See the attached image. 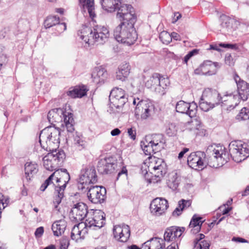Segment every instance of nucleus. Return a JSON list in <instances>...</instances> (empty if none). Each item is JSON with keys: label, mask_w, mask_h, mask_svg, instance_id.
Wrapping results in <instances>:
<instances>
[{"label": "nucleus", "mask_w": 249, "mask_h": 249, "mask_svg": "<svg viewBox=\"0 0 249 249\" xmlns=\"http://www.w3.org/2000/svg\"><path fill=\"white\" fill-rule=\"evenodd\" d=\"M201 126V123L197 119H194L188 122V127L191 130H198Z\"/></svg>", "instance_id": "nucleus-48"}, {"label": "nucleus", "mask_w": 249, "mask_h": 249, "mask_svg": "<svg viewBox=\"0 0 249 249\" xmlns=\"http://www.w3.org/2000/svg\"><path fill=\"white\" fill-rule=\"evenodd\" d=\"M44 232V228L43 227H40L36 229L35 235L36 237H40L42 236Z\"/></svg>", "instance_id": "nucleus-58"}, {"label": "nucleus", "mask_w": 249, "mask_h": 249, "mask_svg": "<svg viewBox=\"0 0 249 249\" xmlns=\"http://www.w3.org/2000/svg\"><path fill=\"white\" fill-rule=\"evenodd\" d=\"M85 222L86 225L89 228L97 227L100 229L106 224V214L102 211L95 212L93 217L86 220Z\"/></svg>", "instance_id": "nucleus-21"}, {"label": "nucleus", "mask_w": 249, "mask_h": 249, "mask_svg": "<svg viewBox=\"0 0 249 249\" xmlns=\"http://www.w3.org/2000/svg\"><path fill=\"white\" fill-rule=\"evenodd\" d=\"M136 22L122 21L114 31L116 40L122 43L131 45L137 39V34L134 25Z\"/></svg>", "instance_id": "nucleus-2"}, {"label": "nucleus", "mask_w": 249, "mask_h": 249, "mask_svg": "<svg viewBox=\"0 0 249 249\" xmlns=\"http://www.w3.org/2000/svg\"><path fill=\"white\" fill-rule=\"evenodd\" d=\"M174 229L173 227H171L166 229L164 234V240L168 242L175 240V236H174Z\"/></svg>", "instance_id": "nucleus-46"}, {"label": "nucleus", "mask_w": 249, "mask_h": 249, "mask_svg": "<svg viewBox=\"0 0 249 249\" xmlns=\"http://www.w3.org/2000/svg\"><path fill=\"white\" fill-rule=\"evenodd\" d=\"M236 119L238 121L247 120L249 119V109L246 107L241 109L237 115Z\"/></svg>", "instance_id": "nucleus-44"}, {"label": "nucleus", "mask_w": 249, "mask_h": 249, "mask_svg": "<svg viewBox=\"0 0 249 249\" xmlns=\"http://www.w3.org/2000/svg\"><path fill=\"white\" fill-rule=\"evenodd\" d=\"M223 103L222 106L226 105L228 107V109H233L236 106H237L241 98L240 95L235 93H227L222 97Z\"/></svg>", "instance_id": "nucleus-27"}, {"label": "nucleus", "mask_w": 249, "mask_h": 249, "mask_svg": "<svg viewBox=\"0 0 249 249\" xmlns=\"http://www.w3.org/2000/svg\"><path fill=\"white\" fill-rule=\"evenodd\" d=\"M202 219L201 217L198 216L196 214L194 215L189 224L190 227L196 228L198 231L200 230V227L203 222V221H201Z\"/></svg>", "instance_id": "nucleus-41"}, {"label": "nucleus", "mask_w": 249, "mask_h": 249, "mask_svg": "<svg viewBox=\"0 0 249 249\" xmlns=\"http://www.w3.org/2000/svg\"><path fill=\"white\" fill-rule=\"evenodd\" d=\"M159 37L163 44H168L172 41L170 34L166 31L161 32L160 34Z\"/></svg>", "instance_id": "nucleus-47"}, {"label": "nucleus", "mask_w": 249, "mask_h": 249, "mask_svg": "<svg viewBox=\"0 0 249 249\" xmlns=\"http://www.w3.org/2000/svg\"><path fill=\"white\" fill-rule=\"evenodd\" d=\"M9 203V199L8 197H5L4 196V200L2 201V203L1 204V206L2 207V209H4Z\"/></svg>", "instance_id": "nucleus-62"}, {"label": "nucleus", "mask_w": 249, "mask_h": 249, "mask_svg": "<svg viewBox=\"0 0 249 249\" xmlns=\"http://www.w3.org/2000/svg\"><path fill=\"white\" fill-rule=\"evenodd\" d=\"M88 226L85 223H79L74 226L71 230V237L72 240L77 241L79 239L84 238L87 233Z\"/></svg>", "instance_id": "nucleus-28"}, {"label": "nucleus", "mask_w": 249, "mask_h": 249, "mask_svg": "<svg viewBox=\"0 0 249 249\" xmlns=\"http://www.w3.org/2000/svg\"><path fill=\"white\" fill-rule=\"evenodd\" d=\"M47 117L51 123L53 122H58L59 119L61 122L63 120L61 125L62 127L66 128L67 131L70 133H72L74 130V120L73 115L71 113L64 111L61 108H54L48 112Z\"/></svg>", "instance_id": "nucleus-6"}, {"label": "nucleus", "mask_w": 249, "mask_h": 249, "mask_svg": "<svg viewBox=\"0 0 249 249\" xmlns=\"http://www.w3.org/2000/svg\"><path fill=\"white\" fill-rule=\"evenodd\" d=\"M234 55L231 53H227L225 56V63L229 66H232L235 62Z\"/></svg>", "instance_id": "nucleus-51"}, {"label": "nucleus", "mask_w": 249, "mask_h": 249, "mask_svg": "<svg viewBox=\"0 0 249 249\" xmlns=\"http://www.w3.org/2000/svg\"><path fill=\"white\" fill-rule=\"evenodd\" d=\"M221 30L225 33H231L237 28L239 22L226 15H222L220 17Z\"/></svg>", "instance_id": "nucleus-25"}, {"label": "nucleus", "mask_w": 249, "mask_h": 249, "mask_svg": "<svg viewBox=\"0 0 249 249\" xmlns=\"http://www.w3.org/2000/svg\"><path fill=\"white\" fill-rule=\"evenodd\" d=\"M229 148L231 158L236 162H241L249 157V152L247 145L241 141L231 142L229 145Z\"/></svg>", "instance_id": "nucleus-10"}, {"label": "nucleus", "mask_w": 249, "mask_h": 249, "mask_svg": "<svg viewBox=\"0 0 249 249\" xmlns=\"http://www.w3.org/2000/svg\"><path fill=\"white\" fill-rule=\"evenodd\" d=\"M59 17L54 16H49L44 21V26L46 28H49L53 26H56L59 23Z\"/></svg>", "instance_id": "nucleus-42"}, {"label": "nucleus", "mask_w": 249, "mask_h": 249, "mask_svg": "<svg viewBox=\"0 0 249 249\" xmlns=\"http://www.w3.org/2000/svg\"><path fill=\"white\" fill-rule=\"evenodd\" d=\"M74 142L80 150L84 148L86 146V142L83 140L82 136L78 134L77 132L74 136Z\"/></svg>", "instance_id": "nucleus-43"}, {"label": "nucleus", "mask_w": 249, "mask_h": 249, "mask_svg": "<svg viewBox=\"0 0 249 249\" xmlns=\"http://www.w3.org/2000/svg\"><path fill=\"white\" fill-rule=\"evenodd\" d=\"M191 205V201L190 200L182 199L178 202V206L173 212V216H179L181 214L183 210L189 207Z\"/></svg>", "instance_id": "nucleus-39"}, {"label": "nucleus", "mask_w": 249, "mask_h": 249, "mask_svg": "<svg viewBox=\"0 0 249 249\" xmlns=\"http://www.w3.org/2000/svg\"><path fill=\"white\" fill-rule=\"evenodd\" d=\"M88 207L83 202H78L73 205L70 212L71 221L79 222L84 219L88 213Z\"/></svg>", "instance_id": "nucleus-15"}, {"label": "nucleus", "mask_w": 249, "mask_h": 249, "mask_svg": "<svg viewBox=\"0 0 249 249\" xmlns=\"http://www.w3.org/2000/svg\"><path fill=\"white\" fill-rule=\"evenodd\" d=\"M130 69L131 67L128 63L126 62L122 63L118 67V71H116L117 79L122 81H125L129 74Z\"/></svg>", "instance_id": "nucleus-32"}, {"label": "nucleus", "mask_w": 249, "mask_h": 249, "mask_svg": "<svg viewBox=\"0 0 249 249\" xmlns=\"http://www.w3.org/2000/svg\"><path fill=\"white\" fill-rule=\"evenodd\" d=\"M88 89L84 85L72 87L67 92V95L72 98H82L86 95Z\"/></svg>", "instance_id": "nucleus-33"}, {"label": "nucleus", "mask_w": 249, "mask_h": 249, "mask_svg": "<svg viewBox=\"0 0 249 249\" xmlns=\"http://www.w3.org/2000/svg\"><path fill=\"white\" fill-rule=\"evenodd\" d=\"M149 160V162H144L142 164L141 167V172L145 179L148 180L149 182H152V180L154 179L150 178L148 171H150L152 169L156 170V168L160 167L163 163H165V162L162 159H159L155 157H150Z\"/></svg>", "instance_id": "nucleus-14"}, {"label": "nucleus", "mask_w": 249, "mask_h": 249, "mask_svg": "<svg viewBox=\"0 0 249 249\" xmlns=\"http://www.w3.org/2000/svg\"><path fill=\"white\" fill-rule=\"evenodd\" d=\"M109 99L111 104L118 109L122 108L128 100L127 95L125 91L119 88H115L112 89Z\"/></svg>", "instance_id": "nucleus-11"}, {"label": "nucleus", "mask_w": 249, "mask_h": 249, "mask_svg": "<svg viewBox=\"0 0 249 249\" xmlns=\"http://www.w3.org/2000/svg\"><path fill=\"white\" fill-rule=\"evenodd\" d=\"M173 227L174 231H175V232H174V234H173L174 236H175V239L179 237L181 235L182 232L185 230L184 228H183V227L181 228H179L177 227Z\"/></svg>", "instance_id": "nucleus-54"}, {"label": "nucleus", "mask_w": 249, "mask_h": 249, "mask_svg": "<svg viewBox=\"0 0 249 249\" xmlns=\"http://www.w3.org/2000/svg\"><path fill=\"white\" fill-rule=\"evenodd\" d=\"M127 133L131 139L133 140H135L136 132L135 130H133L132 128H128L127 130Z\"/></svg>", "instance_id": "nucleus-57"}, {"label": "nucleus", "mask_w": 249, "mask_h": 249, "mask_svg": "<svg viewBox=\"0 0 249 249\" xmlns=\"http://www.w3.org/2000/svg\"><path fill=\"white\" fill-rule=\"evenodd\" d=\"M168 207V202L165 199L158 197L151 202L150 210L153 215L160 216L165 212Z\"/></svg>", "instance_id": "nucleus-19"}, {"label": "nucleus", "mask_w": 249, "mask_h": 249, "mask_svg": "<svg viewBox=\"0 0 249 249\" xmlns=\"http://www.w3.org/2000/svg\"><path fill=\"white\" fill-rule=\"evenodd\" d=\"M49 151L50 152L43 158V165L47 170L53 171L61 165L66 155L64 151L61 149H55Z\"/></svg>", "instance_id": "nucleus-9"}, {"label": "nucleus", "mask_w": 249, "mask_h": 249, "mask_svg": "<svg viewBox=\"0 0 249 249\" xmlns=\"http://www.w3.org/2000/svg\"><path fill=\"white\" fill-rule=\"evenodd\" d=\"M167 172V167L166 163H163L162 165L160 167L156 168V169H152L150 171H148L150 178H154V180H152V182H158L161 178H162L164 175Z\"/></svg>", "instance_id": "nucleus-35"}, {"label": "nucleus", "mask_w": 249, "mask_h": 249, "mask_svg": "<svg viewBox=\"0 0 249 249\" xmlns=\"http://www.w3.org/2000/svg\"><path fill=\"white\" fill-rule=\"evenodd\" d=\"M152 84H158L166 89L170 85V81L168 77H165L159 73H156L146 81L145 85L148 88H151L152 87Z\"/></svg>", "instance_id": "nucleus-26"}, {"label": "nucleus", "mask_w": 249, "mask_h": 249, "mask_svg": "<svg viewBox=\"0 0 249 249\" xmlns=\"http://www.w3.org/2000/svg\"><path fill=\"white\" fill-rule=\"evenodd\" d=\"M106 188L100 186H91L87 193L89 199L94 204L103 202L106 198Z\"/></svg>", "instance_id": "nucleus-13"}, {"label": "nucleus", "mask_w": 249, "mask_h": 249, "mask_svg": "<svg viewBox=\"0 0 249 249\" xmlns=\"http://www.w3.org/2000/svg\"><path fill=\"white\" fill-rule=\"evenodd\" d=\"M232 241H235L236 242H239V243H248V241L246 240L245 239H244L241 237H234L232 239Z\"/></svg>", "instance_id": "nucleus-61"}, {"label": "nucleus", "mask_w": 249, "mask_h": 249, "mask_svg": "<svg viewBox=\"0 0 249 249\" xmlns=\"http://www.w3.org/2000/svg\"><path fill=\"white\" fill-rule=\"evenodd\" d=\"M209 244L205 240H203L199 242H195L194 246L196 249H209Z\"/></svg>", "instance_id": "nucleus-49"}, {"label": "nucleus", "mask_w": 249, "mask_h": 249, "mask_svg": "<svg viewBox=\"0 0 249 249\" xmlns=\"http://www.w3.org/2000/svg\"><path fill=\"white\" fill-rule=\"evenodd\" d=\"M163 240L159 237H154L145 242L142 248L148 247V249H159L162 248L161 242Z\"/></svg>", "instance_id": "nucleus-38"}, {"label": "nucleus", "mask_w": 249, "mask_h": 249, "mask_svg": "<svg viewBox=\"0 0 249 249\" xmlns=\"http://www.w3.org/2000/svg\"><path fill=\"white\" fill-rule=\"evenodd\" d=\"M69 245V239L66 237H63L60 241V249H67Z\"/></svg>", "instance_id": "nucleus-55"}, {"label": "nucleus", "mask_w": 249, "mask_h": 249, "mask_svg": "<svg viewBox=\"0 0 249 249\" xmlns=\"http://www.w3.org/2000/svg\"><path fill=\"white\" fill-rule=\"evenodd\" d=\"M79 5L82 9L88 10L89 17L93 19L95 17L94 0H78Z\"/></svg>", "instance_id": "nucleus-36"}, {"label": "nucleus", "mask_w": 249, "mask_h": 249, "mask_svg": "<svg viewBox=\"0 0 249 249\" xmlns=\"http://www.w3.org/2000/svg\"><path fill=\"white\" fill-rule=\"evenodd\" d=\"M198 50L196 49H194L192 51L189 52L184 57L183 61L185 63L187 64L188 60L194 55L197 54Z\"/></svg>", "instance_id": "nucleus-53"}, {"label": "nucleus", "mask_w": 249, "mask_h": 249, "mask_svg": "<svg viewBox=\"0 0 249 249\" xmlns=\"http://www.w3.org/2000/svg\"><path fill=\"white\" fill-rule=\"evenodd\" d=\"M197 105L194 102L191 103L180 100L176 106V109L178 112L186 114L191 118L196 116L197 112Z\"/></svg>", "instance_id": "nucleus-18"}, {"label": "nucleus", "mask_w": 249, "mask_h": 249, "mask_svg": "<svg viewBox=\"0 0 249 249\" xmlns=\"http://www.w3.org/2000/svg\"><path fill=\"white\" fill-rule=\"evenodd\" d=\"M205 162L211 167L218 168L222 166L228 161V157L221 147L215 144L209 145L206 151Z\"/></svg>", "instance_id": "nucleus-4"}, {"label": "nucleus", "mask_w": 249, "mask_h": 249, "mask_svg": "<svg viewBox=\"0 0 249 249\" xmlns=\"http://www.w3.org/2000/svg\"><path fill=\"white\" fill-rule=\"evenodd\" d=\"M164 140L162 134H153L151 138L146 137L141 142L142 148L146 155H151L163 148Z\"/></svg>", "instance_id": "nucleus-8"}, {"label": "nucleus", "mask_w": 249, "mask_h": 249, "mask_svg": "<svg viewBox=\"0 0 249 249\" xmlns=\"http://www.w3.org/2000/svg\"><path fill=\"white\" fill-rule=\"evenodd\" d=\"M223 98L215 89H206L200 98L199 106L200 109L207 112L213 108L220 104H222Z\"/></svg>", "instance_id": "nucleus-7"}, {"label": "nucleus", "mask_w": 249, "mask_h": 249, "mask_svg": "<svg viewBox=\"0 0 249 249\" xmlns=\"http://www.w3.org/2000/svg\"><path fill=\"white\" fill-rule=\"evenodd\" d=\"M97 181V177L94 168H85L81 170L78 182L83 185L82 189L85 188L86 185L96 183Z\"/></svg>", "instance_id": "nucleus-16"}, {"label": "nucleus", "mask_w": 249, "mask_h": 249, "mask_svg": "<svg viewBox=\"0 0 249 249\" xmlns=\"http://www.w3.org/2000/svg\"><path fill=\"white\" fill-rule=\"evenodd\" d=\"M78 35L80 38L89 45L96 43L94 28L92 29L89 27L84 25Z\"/></svg>", "instance_id": "nucleus-24"}, {"label": "nucleus", "mask_w": 249, "mask_h": 249, "mask_svg": "<svg viewBox=\"0 0 249 249\" xmlns=\"http://www.w3.org/2000/svg\"><path fill=\"white\" fill-rule=\"evenodd\" d=\"M180 178L176 173H172L169 176L167 181L168 186L173 190H176L179 183Z\"/></svg>", "instance_id": "nucleus-40"}, {"label": "nucleus", "mask_w": 249, "mask_h": 249, "mask_svg": "<svg viewBox=\"0 0 249 249\" xmlns=\"http://www.w3.org/2000/svg\"><path fill=\"white\" fill-rule=\"evenodd\" d=\"M67 29L66 24L64 22H62L60 23L59 22L58 24L56 25V29L59 32H63L65 31Z\"/></svg>", "instance_id": "nucleus-56"}, {"label": "nucleus", "mask_w": 249, "mask_h": 249, "mask_svg": "<svg viewBox=\"0 0 249 249\" xmlns=\"http://www.w3.org/2000/svg\"><path fill=\"white\" fill-rule=\"evenodd\" d=\"M177 129L178 128L175 123H170L167 126L166 132L169 136H173L176 135Z\"/></svg>", "instance_id": "nucleus-45"}, {"label": "nucleus", "mask_w": 249, "mask_h": 249, "mask_svg": "<svg viewBox=\"0 0 249 249\" xmlns=\"http://www.w3.org/2000/svg\"><path fill=\"white\" fill-rule=\"evenodd\" d=\"M205 158H206V154L203 152H193L188 157V164L192 169L202 170L206 167Z\"/></svg>", "instance_id": "nucleus-12"}, {"label": "nucleus", "mask_w": 249, "mask_h": 249, "mask_svg": "<svg viewBox=\"0 0 249 249\" xmlns=\"http://www.w3.org/2000/svg\"><path fill=\"white\" fill-rule=\"evenodd\" d=\"M113 234L114 237L120 242H125L130 235L129 227L125 224L114 226Z\"/></svg>", "instance_id": "nucleus-20"}, {"label": "nucleus", "mask_w": 249, "mask_h": 249, "mask_svg": "<svg viewBox=\"0 0 249 249\" xmlns=\"http://www.w3.org/2000/svg\"><path fill=\"white\" fill-rule=\"evenodd\" d=\"M172 39L173 38L176 40H180L181 39L180 36L176 32H172L171 34Z\"/></svg>", "instance_id": "nucleus-63"}, {"label": "nucleus", "mask_w": 249, "mask_h": 249, "mask_svg": "<svg viewBox=\"0 0 249 249\" xmlns=\"http://www.w3.org/2000/svg\"><path fill=\"white\" fill-rule=\"evenodd\" d=\"M127 171L125 167H124L121 171H120L117 175V179L122 176L124 175V176H127Z\"/></svg>", "instance_id": "nucleus-60"}, {"label": "nucleus", "mask_w": 249, "mask_h": 249, "mask_svg": "<svg viewBox=\"0 0 249 249\" xmlns=\"http://www.w3.org/2000/svg\"><path fill=\"white\" fill-rule=\"evenodd\" d=\"M24 166L25 176L23 180L26 179L28 182L37 173L38 165L35 162H27Z\"/></svg>", "instance_id": "nucleus-34"}, {"label": "nucleus", "mask_w": 249, "mask_h": 249, "mask_svg": "<svg viewBox=\"0 0 249 249\" xmlns=\"http://www.w3.org/2000/svg\"><path fill=\"white\" fill-rule=\"evenodd\" d=\"M51 183H53L51 176L44 181V182L41 185L40 190L43 192L44 191L47 187Z\"/></svg>", "instance_id": "nucleus-52"}, {"label": "nucleus", "mask_w": 249, "mask_h": 249, "mask_svg": "<svg viewBox=\"0 0 249 249\" xmlns=\"http://www.w3.org/2000/svg\"><path fill=\"white\" fill-rule=\"evenodd\" d=\"M67 227V222L64 219L54 222L52 226V229L55 236H59L64 233Z\"/></svg>", "instance_id": "nucleus-37"}, {"label": "nucleus", "mask_w": 249, "mask_h": 249, "mask_svg": "<svg viewBox=\"0 0 249 249\" xmlns=\"http://www.w3.org/2000/svg\"><path fill=\"white\" fill-rule=\"evenodd\" d=\"M52 179L53 180L55 179L56 182H64L63 184H60L59 187L55 189L54 192V208L57 209L58 205L61 203L62 198L64 197V193L66 185L70 180V176L66 169H59L55 171L51 175Z\"/></svg>", "instance_id": "nucleus-5"}, {"label": "nucleus", "mask_w": 249, "mask_h": 249, "mask_svg": "<svg viewBox=\"0 0 249 249\" xmlns=\"http://www.w3.org/2000/svg\"><path fill=\"white\" fill-rule=\"evenodd\" d=\"M234 79L238 89V92H235V93L240 95L243 101H246L249 96V84L241 80L236 73L234 75Z\"/></svg>", "instance_id": "nucleus-23"}, {"label": "nucleus", "mask_w": 249, "mask_h": 249, "mask_svg": "<svg viewBox=\"0 0 249 249\" xmlns=\"http://www.w3.org/2000/svg\"><path fill=\"white\" fill-rule=\"evenodd\" d=\"M123 0H101L104 9L112 12L117 10V18L122 21L136 22V17L133 13L131 5L123 4Z\"/></svg>", "instance_id": "nucleus-1"}, {"label": "nucleus", "mask_w": 249, "mask_h": 249, "mask_svg": "<svg viewBox=\"0 0 249 249\" xmlns=\"http://www.w3.org/2000/svg\"><path fill=\"white\" fill-rule=\"evenodd\" d=\"M111 135L112 136H118L121 133V131L119 128H115L111 131Z\"/></svg>", "instance_id": "nucleus-64"}, {"label": "nucleus", "mask_w": 249, "mask_h": 249, "mask_svg": "<svg viewBox=\"0 0 249 249\" xmlns=\"http://www.w3.org/2000/svg\"><path fill=\"white\" fill-rule=\"evenodd\" d=\"M60 131L58 128L50 126L43 129L39 135L41 149H43L44 151H51L56 149L60 142Z\"/></svg>", "instance_id": "nucleus-3"}, {"label": "nucleus", "mask_w": 249, "mask_h": 249, "mask_svg": "<svg viewBox=\"0 0 249 249\" xmlns=\"http://www.w3.org/2000/svg\"><path fill=\"white\" fill-rule=\"evenodd\" d=\"M108 74L107 70L102 67H96L93 71L91 77L92 81L97 84H102L107 78Z\"/></svg>", "instance_id": "nucleus-30"}, {"label": "nucleus", "mask_w": 249, "mask_h": 249, "mask_svg": "<svg viewBox=\"0 0 249 249\" xmlns=\"http://www.w3.org/2000/svg\"><path fill=\"white\" fill-rule=\"evenodd\" d=\"M142 107L141 117L143 119H146L148 117L151 116L154 112V107L150 103H145L142 101H139L136 107V111L140 110Z\"/></svg>", "instance_id": "nucleus-31"}, {"label": "nucleus", "mask_w": 249, "mask_h": 249, "mask_svg": "<svg viewBox=\"0 0 249 249\" xmlns=\"http://www.w3.org/2000/svg\"><path fill=\"white\" fill-rule=\"evenodd\" d=\"M218 66L217 63L205 61L200 66L199 68L195 70V73L197 74L212 75L216 73Z\"/></svg>", "instance_id": "nucleus-22"}, {"label": "nucleus", "mask_w": 249, "mask_h": 249, "mask_svg": "<svg viewBox=\"0 0 249 249\" xmlns=\"http://www.w3.org/2000/svg\"><path fill=\"white\" fill-rule=\"evenodd\" d=\"M152 87L154 88L155 91L159 94L160 95H163L166 93V88L160 86V85L158 84H152Z\"/></svg>", "instance_id": "nucleus-50"}, {"label": "nucleus", "mask_w": 249, "mask_h": 249, "mask_svg": "<svg viewBox=\"0 0 249 249\" xmlns=\"http://www.w3.org/2000/svg\"><path fill=\"white\" fill-rule=\"evenodd\" d=\"M96 41L97 44H103L109 36L108 29L104 26L97 25L94 27Z\"/></svg>", "instance_id": "nucleus-29"}, {"label": "nucleus", "mask_w": 249, "mask_h": 249, "mask_svg": "<svg viewBox=\"0 0 249 249\" xmlns=\"http://www.w3.org/2000/svg\"><path fill=\"white\" fill-rule=\"evenodd\" d=\"M117 162L112 157L101 159L98 163L97 170L101 174H110L114 171Z\"/></svg>", "instance_id": "nucleus-17"}, {"label": "nucleus", "mask_w": 249, "mask_h": 249, "mask_svg": "<svg viewBox=\"0 0 249 249\" xmlns=\"http://www.w3.org/2000/svg\"><path fill=\"white\" fill-rule=\"evenodd\" d=\"M220 46L224 48H231L233 50H235L237 48L235 44L221 43L220 44Z\"/></svg>", "instance_id": "nucleus-59"}]
</instances>
